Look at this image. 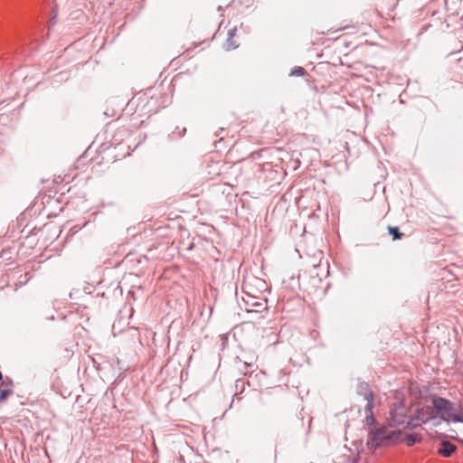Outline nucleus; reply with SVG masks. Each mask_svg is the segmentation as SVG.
Listing matches in <instances>:
<instances>
[{"instance_id":"nucleus-1","label":"nucleus","mask_w":463,"mask_h":463,"mask_svg":"<svg viewBox=\"0 0 463 463\" xmlns=\"http://www.w3.org/2000/svg\"><path fill=\"white\" fill-rule=\"evenodd\" d=\"M431 405L427 406V416L424 422H431L432 426L437 427L440 421L447 424L456 423V420H461V418L452 414L454 411V402L439 394H433L430 399Z\"/></svg>"},{"instance_id":"nucleus-2","label":"nucleus","mask_w":463,"mask_h":463,"mask_svg":"<svg viewBox=\"0 0 463 463\" xmlns=\"http://www.w3.org/2000/svg\"><path fill=\"white\" fill-rule=\"evenodd\" d=\"M322 278L319 276L317 268L313 267L309 271H304L298 276V284L304 291H310L319 288Z\"/></svg>"},{"instance_id":"nucleus-3","label":"nucleus","mask_w":463,"mask_h":463,"mask_svg":"<svg viewBox=\"0 0 463 463\" xmlns=\"http://www.w3.org/2000/svg\"><path fill=\"white\" fill-rule=\"evenodd\" d=\"M387 428V425H382L369 431L366 445L370 449L376 450L379 447L384 446Z\"/></svg>"},{"instance_id":"nucleus-4","label":"nucleus","mask_w":463,"mask_h":463,"mask_svg":"<svg viewBox=\"0 0 463 463\" xmlns=\"http://www.w3.org/2000/svg\"><path fill=\"white\" fill-rule=\"evenodd\" d=\"M427 416V406H421L419 404L412 415L409 418V420L405 422V429L414 430L422 425L427 424L428 422H424L425 417Z\"/></svg>"},{"instance_id":"nucleus-5","label":"nucleus","mask_w":463,"mask_h":463,"mask_svg":"<svg viewBox=\"0 0 463 463\" xmlns=\"http://www.w3.org/2000/svg\"><path fill=\"white\" fill-rule=\"evenodd\" d=\"M406 416L407 412L402 405L392 408L390 411L389 417L387 419V426L390 428H395L405 423Z\"/></svg>"},{"instance_id":"nucleus-6","label":"nucleus","mask_w":463,"mask_h":463,"mask_svg":"<svg viewBox=\"0 0 463 463\" xmlns=\"http://www.w3.org/2000/svg\"><path fill=\"white\" fill-rule=\"evenodd\" d=\"M403 430H395L387 431L384 438V446L395 445L402 441Z\"/></svg>"},{"instance_id":"nucleus-7","label":"nucleus","mask_w":463,"mask_h":463,"mask_svg":"<svg viewBox=\"0 0 463 463\" xmlns=\"http://www.w3.org/2000/svg\"><path fill=\"white\" fill-rule=\"evenodd\" d=\"M456 450V445L449 440H442L439 448L438 449V454L444 458H449Z\"/></svg>"},{"instance_id":"nucleus-8","label":"nucleus","mask_w":463,"mask_h":463,"mask_svg":"<svg viewBox=\"0 0 463 463\" xmlns=\"http://www.w3.org/2000/svg\"><path fill=\"white\" fill-rule=\"evenodd\" d=\"M249 300L246 301L247 305L250 307H253L252 311L254 312H262L267 309V300L264 301H257L253 296H249Z\"/></svg>"},{"instance_id":"nucleus-9","label":"nucleus","mask_w":463,"mask_h":463,"mask_svg":"<svg viewBox=\"0 0 463 463\" xmlns=\"http://www.w3.org/2000/svg\"><path fill=\"white\" fill-rule=\"evenodd\" d=\"M356 392L359 396H363L364 399L370 397V395H373L369 383L364 381H359Z\"/></svg>"},{"instance_id":"nucleus-10","label":"nucleus","mask_w":463,"mask_h":463,"mask_svg":"<svg viewBox=\"0 0 463 463\" xmlns=\"http://www.w3.org/2000/svg\"><path fill=\"white\" fill-rule=\"evenodd\" d=\"M422 436L419 433H410L406 435H402V441H405L408 447H412L417 443L421 442Z\"/></svg>"},{"instance_id":"nucleus-11","label":"nucleus","mask_w":463,"mask_h":463,"mask_svg":"<svg viewBox=\"0 0 463 463\" xmlns=\"http://www.w3.org/2000/svg\"><path fill=\"white\" fill-rule=\"evenodd\" d=\"M388 233L392 237V241H397L402 239L404 233L401 232L398 226H391L387 227Z\"/></svg>"},{"instance_id":"nucleus-12","label":"nucleus","mask_w":463,"mask_h":463,"mask_svg":"<svg viewBox=\"0 0 463 463\" xmlns=\"http://www.w3.org/2000/svg\"><path fill=\"white\" fill-rule=\"evenodd\" d=\"M307 74V71L300 66H296L293 69H291L289 72V76H298V77H304Z\"/></svg>"},{"instance_id":"nucleus-13","label":"nucleus","mask_w":463,"mask_h":463,"mask_svg":"<svg viewBox=\"0 0 463 463\" xmlns=\"http://www.w3.org/2000/svg\"><path fill=\"white\" fill-rule=\"evenodd\" d=\"M364 400L367 402V403L364 407V411H365L366 414L373 413V408L374 406L373 395H370V397L365 398Z\"/></svg>"},{"instance_id":"nucleus-14","label":"nucleus","mask_w":463,"mask_h":463,"mask_svg":"<svg viewBox=\"0 0 463 463\" xmlns=\"http://www.w3.org/2000/svg\"><path fill=\"white\" fill-rule=\"evenodd\" d=\"M13 390L11 388H4L0 390V403L4 402L10 395L13 394Z\"/></svg>"},{"instance_id":"nucleus-15","label":"nucleus","mask_w":463,"mask_h":463,"mask_svg":"<svg viewBox=\"0 0 463 463\" xmlns=\"http://www.w3.org/2000/svg\"><path fill=\"white\" fill-rule=\"evenodd\" d=\"M239 47V44H237L234 41H233V38H231V37H228L225 43H224V48L226 51H232V50H234L236 48Z\"/></svg>"},{"instance_id":"nucleus-16","label":"nucleus","mask_w":463,"mask_h":463,"mask_svg":"<svg viewBox=\"0 0 463 463\" xmlns=\"http://www.w3.org/2000/svg\"><path fill=\"white\" fill-rule=\"evenodd\" d=\"M364 422L367 426H373V427H376L377 425V421L373 416V413H369V414H366L365 416V419H364Z\"/></svg>"},{"instance_id":"nucleus-17","label":"nucleus","mask_w":463,"mask_h":463,"mask_svg":"<svg viewBox=\"0 0 463 463\" xmlns=\"http://www.w3.org/2000/svg\"><path fill=\"white\" fill-rule=\"evenodd\" d=\"M186 128H183L181 130L179 127H176L175 131H174L170 136L172 138H180L185 135Z\"/></svg>"},{"instance_id":"nucleus-18","label":"nucleus","mask_w":463,"mask_h":463,"mask_svg":"<svg viewBox=\"0 0 463 463\" xmlns=\"http://www.w3.org/2000/svg\"><path fill=\"white\" fill-rule=\"evenodd\" d=\"M452 414H456V415H458V417L463 419V406L458 405V409L454 406V411H453Z\"/></svg>"},{"instance_id":"nucleus-19","label":"nucleus","mask_w":463,"mask_h":463,"mask_svg":"<svg viewBox=\"0 0 463 463\" xmlns=\"http://www.w3.org/2000/svg\"><path fill=\"white\" fill-rule=\"evenodd\" d=\"M1 383H2V385H4V386H7V385L13 386L14 385V381L9 377H6L5 380H3Z\"/></svg>"},{"instance_id":"nucleus-20","label":"nucleus","mask_w":463,"mask_h":463,"mask_svg":"<svg viewBox=\"0 0 463 463\" xmlns=\"http://www.w3.org/2000/svg\"><path fill=\"white\" fill-rule=\"evenodd\" d=\"M245 382L242 379H238L235 383L236 390L238 389H243L244 388Z\"/></svg>"},{"instance_id":"nucleus-21","label":"nucleus","mask_w":463,"mask_h":463,"mask_svg":"<svg viewBox=\"0 0 463 463\" xmlns=\"http://www.w3.org/2000/svg\"><path fill=\"white\" fill-rule=\"evenodd\" d=\"M236 32H237V28L236 27H233L232 29L229 30L228 32V37H231V38H233L236 34Z\"/></svg>"},{"instance_id":"nucleus-22","label":"nucleus","mask_w":463,"mask_h":463,"mask_svg":"<svg viewBox=\"0 0 463 463\" xmlns=\"http://www.w3.org/2000/svg\"><path fill=\"white\" fill-rule=\"evenodd\" d=\"M450 438L455 439L456 441H458L459 444H461L463 446V439H461L458 436H450Z\"/></svg>"},{"instance_id":"nucleus-23","label":"nucleus","mask_w":463,"mask_h":463,"mask_svg":"<svg viewBox=\"0 0 463 463\" xmlns=\"http://www.w3.org/2000/svg\"><path fill=\"white\" fill-rule=\"evenodd\" d=\"M117 364L118 365V370L124 373L127 369L121 367L120 360L118 358L116 359Z\"/></svg>"},{"instance_id":"nucleus-24","label":"nucleus","mask_w":463,"mask_h":463,"mask_svg":"<svg viewBox=\"0 0 463 463\" xmlns=\"http://www.w3.org/2000/svg\"><path fill=\"white\" fill-rule=\"evenodd\" d=\"M219 131H220V133H219V132H218V133H215V136H216V137H218L220 134H222V132H224V131H225V128H221Z\"/></svg>"},{"instance_id":"nucleus-25","label":"nucleus","mask_w":463,"mask_h":463,"mask_svg":"<svg viewBox=\"0 0 463 463\" xmlns=\"http://www.w3.org/2000/svg\"><path fill=\"white\" fill-rule=\"evenodd\" d=\"M244 366L247 368V367H251L252 364L250 363H244Z\"/></svg>"},{"instance_id":"nucleus-26","label":"nucleus","mask_w":463,"mask_h":463,"mask_svg":"<svg viewBox=\"0 0 463 463\" xmlns=\"http://www.w3.org/2000/svg\"><path fill=\"white\" fill-rule=\"evenodd\" d=\"M3 381V373L2 372L0 371V383Z\"/></svg>"},{"instance_id":"nucleus-27","label":"nucleus","mask_w":463,"mask_h":463,"mask_svg":"<svg viewBox=\"0 0 463 463\" xmlns=\"http://www.w3.org/2000/svg\"><path fill=\"white\" fill-rule=\"evenodd\" d=\"M456 423H463V419L461 418V420H456Z\"/></svg>"},{"instance_id":"nucleus-28","label":"nucleus","mask_w":463,"mask_h":463,"mask_svg":"<svg viewBox=\"0 0 463 463\" xmlns=\"http://www.w3.org/2000/svg\"><path fill=\"white\" fill-rule=\"evenodd\" d=\"M218 11H222V7L221 5L218 6Z\"/></svg>"},{"instance_id":"nucleus-29","label":"nucleus","mask_w":463,"mask_h":463,"mask_svg":"<svg viewBox=\"0 0 463 463\" xmlns=\"http://www.w3.org/2000/svg\"><path fill=\"white\" fill-rule=\"evenodd\" d=\"M222 139H223V137H221V138L219 139L218 143H222Z\"/></svg>"}]
</instances>
